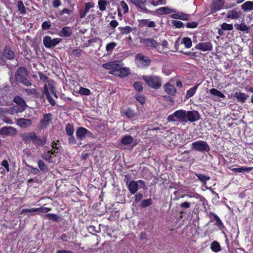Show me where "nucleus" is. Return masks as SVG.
Instances as JSON below:
<instances>
[{
  "mask_svg": "<svg viewBox=\"0 0 253 253\" xmlns=\"http://www.w3.org/2000/svg\"><path fill=\"white\" fill-rule=\"evenodd\" d=\"M14 101L19 106H21V109L19 110L20 112H23L26 106V103L23 99L19 96H16L14 99Z\"/></svg>",
  "mask_w": 253,
  "mask_h": 253,
  "instance_id": "7c9ffc66",
  "label": "nucleus"
},
{
  "mask_svg": "<svg viewBox=\"0 0 253 253\" xmlns=\"http://www.w3.org/2000/svg\"><path fill=\"white\" fill-rule=\"evenodd\" d=\"M94 6V3L92 2H88L85 3V8L81 9L79 11L80 17L81 19L84 18L89 9Z\"/></svg>",
  "mask_w": 253,
  "mask_h": 253,
  "instance_id": "f3484780",
  "label": "nucleus"
},
{
  "mask_svg": "<svg viewBox=\"0 0 253 253\" xmlns=\"http://www.w3.org/2000/svg\"><path fill=\"white\" fill-rule=\"evenodd\" d=\"M192 146L193 149L196 151L203 152H209L210 150L208 143L204 141L198 140L192 143Z\"/></svg>",
  "mask_w": 253,
  "mask_h": 253,
  "instance_id": "0eeeda50",
  "label": "nucleus"
},
{
  "mask_svg": "<svg viewBox=\"0 0 253 253\" xmlns=\"http://www.w3.org/2000/svg\"><path fill=\"white\" fill-rule=\"evenodd\" d=\"M234 96L239 101L244 103L248 96L243 92H236Z\"/></svg>",
  "mask_w": 253,
  "mask_h": 253,
  "instance_id": "72a5a7b5",
  "label": "nucleus"
},
{
  "mask_svg": "<svg viewBox=\"0 0 253 253\" xmlns=\"http://www.w3.org/2000/svg\"><path fill=\"white\" fill-rule=\"evenodd\" d=\"M195 174L201 181L205 183H206V181L209 180L211 178L210 176H206L203 174L197 173Z\"/></svg>",
  "mask_w": 253,
  "mask_h": 253,
  "instance_id": "c03bdc74",
  "label": "nucleus"
},
{
  "mask_svg": "<svg viewBox=\"0 0 253 253\" xmlns=\"http://www.w3.org/2000/svg\"><path fill=\"white\" fill-rule=\"evenodd\" d=\"M26 86H30L32 84L31 82L27 79V77L22 78L18 81Z\"/></svg>",
  "mask_w": 253,
  "mask_h": 253,
  "instance_id": "69168bd1",
  "label": "nucleus"
},
{
  "mask_svg": "<svg viewBox=\"0 0 253 253\" xmlns=\"http://www.w3.org/2000/svg\"><path fill=\"white\" fill-rule=\"evenodd\" d=\"M46 84L47 85V87L48 88V91H50L52 93L53 95L56 98H57L58 96H57L56 93L55 92L54 81L51 80L48 81V82H47Z\"/></svg>",
  "mask_w": 253,
  "mask_h": 253,
  "instance_id": "c9c22d12",
  "label": "nucleus"
},
{
  "mask_svg": "<svg viewBox=\"0 0 253 253\" xmlns=\"http://www.w3.org/2000/svg\"><path fill=\"white\" fill-rule=\"evenodd\" d=\"M119 29L120 30L121 33L123 35L128 34L133 30V28L130 26H126L124 27H120Z\"/></svg>",
  "mask_w": 253,
  "mask_h": 253,
  "instance_id": "58836bf2",
  "label": "nucleus"
},
{
  "mask_svg": "<svg viewBox=\"0 0 253 253\" xmlns=\"http://www.w3.org/2000/svg\"><path fill=\"white\" fill-rule=\"evenodd\" d=\"M62 41V39L60 38L52 39L51 37L46 36L43 39V43L46 48H52Z\"/></svg>",
  "mask_w": 253,
  "mask_h": 253,
  "instance_id": "423d86ee",
  "label": "nucleus"
},
{
  "mask_svg": "<svg viewBox=\"0 0 253 253\" xmlns=\"http://www.w3.org/2000/svg\"><path fill=\"white\" fill-rule=\"evenodd\" d=\"M171 23L176 28H180L184 26V24L180 21L173 20Z\"/></svg>",
  "mask_w": 253,
  "mask_h": 253,
  "instance_id": "0e129e2a",
  "label": "nucleus"
},
{
  "mask_svg": "<svg viewBox=\"0 0 253 253\" xmlns=\"http://www.w3.org/2000/svg\"><path fill=\"white\" fill-rule=\"evenodd\" d=\"M117 45V44L115 42H111L109 43L106 46V50L109 53H112L113 49L116 47Z\"/></svg>",
  "mask_w": 253,
  "mask_h": 253,
  "instance_id": "79ce46f5",
  "label": "nucleus"
},
{
  "mask_svg": "<svg viewBox=\"0 0 253 253\" xmlns=\"http://www.w3.org/2000/svg\"><path fill=\"white\" fill-rule=\"evenodd\" d=\"M135 62L138 67L143 68L147 67L151 60L147 56L139 53L135 56Z\"/></svg>",
  "mask_w": 253,
  "mask_h": 253,
  "instance_id": "39448f33",
  "label": "nucleus"
},
{
  "mask_svg": "<svg viewBox=\"0 0 253 253\" xmlns=\"http://www.w3.org/2000/svg\"><path fill=\"white\" fill-rule=\"evenodd\" d=\"M79 94L82 95H89L91 94V91L88 88H84L83 87H80V89L79 90Z\"/></svg>",
  "mask_w": 253,
  "mask_h": 253,
  "instance_id": "603ef678",
  "label": "nucleus"
},
{
  "mask_svg": "<svg viewBox=\"0 0 253 253\" xmlns=\"http://www.w3.org/2000/svg\"><path fill=\"white\" fill-rule=\"evenodd\" d=\"M210 92L211 94L218 97L220 98H224L225 97V96L224 94H223L222 92L219 91L218 90L215 89V88H211L210 90Z\"/></svg>",
  "mask_w": 253,
  "mask_h": 253,
  "instance_id": "a19ab883",
  "label": "nucleus"
},
{
  "mask_svg": "<svg viewBox=\"0 0 253 253\" xmlns=\"http://www.w3.org/2000/svg\"><path fill=\"white\" fill-rule=\"evenodd\" d=\"M16 129L11 126H5L0 129V134L4 135H13L16 133Z\"/></svg>",
  "mask_w": 253,
  "mask_h": 253,
  "instance_id": "2eb2a0df",
  "label": "nucleus"
},
{
  "mask_svg": "<svg viewBox=\"0 0 253 253\" xmlns=\"http://www.w3.org/2000/svg\"><path fill=\"white\" fill-rule=\"evenodd\" d=\"M241 8L244 11L253 10V1H247L241 5Z\"/></svg>",
  "mask_w": 253,
  "mask_h": 253,
  "instance_id": "2f4dec72",
  "label": "nucleus"
},
{
  "mask_svg": "<svg viewBox=\"0 0 253 253\" xmlns=\"http://www.w3.org/2000/svg\"><path fill=\"white\" fill-rule=\"evenodd\" d=\"M148 85L154 89H158L162 86L161 79L157 76H144L142 77Z\"/></svg>",
  "mask_w": 253,
  "mask_h": 253,
  "instance_id": "f257e3e1",
  "label": "nucleus"
},
{
  "mask_svg": "<svg viewBox=\"0 0 253 253\" xmlns=\"http://www.w3.org/2000/svg\"><path fill=\"white\" fill-rule=\"evenodd\" d=\"M87 133H91V132L83 127H79L76 132L77 139L80 140H83Z\"/></svg>",
  "mask_w": 253,
  "mask_h": 253,
  "instance_id": "aec40b11",
  "label": "nucleus"
},
{
  "mask_svg": "<svg viewBox=\"0 0 253 253\" xmlns=\"http://www.w3.org/2000/svg\"><path fill=\"white\" fill-rule=\"evenodd\" d=\"M65 130L68 135L70 136L73 135L74 132V129L73 126L71 124H67L65 127Z\"/></svg>",
  "mask_w": 253,
  "mask_h": 253,
  "instance_id": "49530a36",
  "label": "nucleus"
},
{
  "mask_svg": "<svg viewBox=\"0 0 253 253\" xmlns=\"http://www.w3.org/2000/svg\"><path fill=\"white\" fill-rule=\"evenodd\" d=\"M39 75L40 80L44 83V85L45 84H47L46 83L48 82V81L50 80L48 79L47 76H46L45 75H44V74H43L42 72H39Z\"/></svg>",
  "mask_w": 253,
  "mask_h": 253,
  "instance_id": "13d9d810",
  "label": "nucleus"
},
{
  "mask_svg": "<svg viewBox=\"0 0 253 253\" xmlns=\"http://www.w3.org/2000/svg\"><path fill=\"white\" fill-rule=\"evenodd\" d=\"M120 63H121V61L115 60L104 63L102 64V66L106 70H110V74L114 75V73H116L119 69Z\"/></svg>",
  "mask_w": 253,
  "mask_h": 253,
  "instance_id": "6e6552de",
  "label": "nucleus"
},
{
  "mask_svg": "<svg viewBox=\"0 0 253 253\" xmlns=\"http://www.w3.org/2000/svg\"><path fill=\"white\" fill-rule=\"evenodd\" d=\"M236 26H237L236 28H237V30L242 31V32L246 31L247 33L249 32V29L244 23L237 24L236 25Z\"/></svg>",
  "mask_w": 253,
  "mask_h": 253,
  "instance_id": "09e8293b",
  "label": "nucleus"
},
{
  "mask_svg": "<svg viewBox=\"0 0 253 253\" xmlns=\"http://www.w3.org/2000/svg\"><path fill=\"white\" fill-rule=\"evenodd\" d=\"M211 251L214 253H218L221 250V248L220 244L215 241H213L210 247Z\"/></svg>",
  "mask_w": 253,
  "mask_h": 253,
  "instance_id": "473e14b6",
  "label": "nucleus"
},
{
  "mask_svg": "<svg viewBox=\"0 0 253 253\" xmlns=\"http://www.w3.org/2000/svg\"><path fill=\"white\" fill-rule=\"evenodd\" d=\"M156 12L159 14H168L172 12H176L175 9L171 8L169 7H161L156 9Z\"/></svg>",
  "mask_w": 253,
  "mask_h": 253,
  "instance_id": "412c9836",
  "label": "nucleus"
},
{
  "mask_svg": "<svg viewBox=\"0 0 253 253\" xmlns=\"http://www.w3.org/2000/svg\"><path fill=\"white\" fill-rule=\"evenodd\" d=\"M51 26V23L49 21H44L42 25V28L43 30H47L50 29Z\"/></svg>",
  "mask_w": 253,
  "mask_h": 253,
  "instance_id": "bf43d9fd",
  "label": "nucleus"
},
{
  "mask_svg": "<svg viewBox=\"0 0 253 253\" xmlns=\"http://www.w3.org/2000/svg\"><path fill=\"white\" fill-rule=\"evenodd\" d=\"M51 209L46 207H42L38 208H32L31 209H23L21 211L22 213H27L28 212H39L42 213H47L51 211Z\"/></svg>",
  "mask_w": 253,
  "mask_h": 253,
  "instance_id": "f8f14e48",
  "label": "nucleus"
},
{
  "mask_svg": "<svg viewBox=\"0 0 253 253\" xmlns=\"http://www.w3.org/2000/svg\"><path fill=\"white\" fill-rule=\"evenodd\" d=\"M165 91L167 93L170 95H174L176 92L175 87L169 83H167L164 86Z\"/></svg>",
  "mask_w": 253,
  "mask_h": 253,
  "instance_id": "cd10ccee",
  "label": "nucleus"
},
{
  "mask_svg": "<svg viewBox=\"0 0 253 253\" xmlns=\"http://www.w3.org/2000/svg\"><path fill=\"white\" fill-rule=\"evenodd\" d=\"M253 169V168L252 167H241L237 168H231V170L232 171L237 172L238 173L243 172L245 171L249 172L251 171Z\"/></svg>",
  "mask_w": 253,
  "mask_h": 253,
  "instance_id": "f704fd0d",
  "label": "nucleus"
},
{
  "mask_svg": "<svg viewBox=\"0 0 253 253\" xmlns=\"http://www.w3.org/2000/svg\"><path fill=\"white\" fill-rule=\"evenodd\" d=\"M182 43L186 48H190L192 46V41L190 38L188 37L184 38L182 39Z\"/></svg>",
  "mask_w": 253,
  "mask_h": 253,
  "instance_id": "8fccbe9b",
  "label": "nucleus"
},
{
  "mask_svg": "<svg viewBox=\"0 0 253 253\" xmlns=\"http://www.w3.org/2000/svg\"><path fill=\"white\" fill-rule=\"evenodd\" d=\"M21 109V106L16 105L13 106L11 108V110L8 111V113L11 114H13L14 113H21V112L19 111V110Z\"/></svg>",
  "mask_w": 253,
  "mask_h": 253,
  "instance_id": "680f3d73",
  "label": "nucleus"
},
{
  "mask_svg": "<svg viewBox=\"0 0 253 253\" xmlns=\"http://www.w3.org/2000/svg\"><path fill=\"white\" fill-rule=\"evenodd\" d=\"M31 120L24 118H20L17 120V124L22 127H25L31 125Z\"/></svg>",
  "mask_w": 253,
  "mask_h": 253,
  "instance_id": "c756f323",
  "label": "nucleus"
},
{
  "mask_svg": "<svg viewBox=\"0 0 253 253\" xmlns=\"http://www.w3.org/2000/svg\"><path fill=\"white\" fill-rule=\"evenodd\" d=\"M138 184L141 186V188L146 189V186L144 181L139 180L137 181L132 180L130 182L127 181L126 185L131 194H134L138 190Z\"/></svg>",
  "mask_w": 253,
  "mask_h": 253,
  "instance_id": "7ed1b4c3",
  "label": "nucleus"
},
{
  "mask_svg": "<svg viewBox=\"0 0 253 253\" xmlns=\"http://www.w3.org/2000/svg\"><path fill=\"white\" fill-rule=\"evenodd\" d=\"M46 143V137L41 138L40 136H37L36 134L35 136L33 143L36 146H43Z\"/></svg>",
  "mask_w": 253,
  "mask_h": 253,
  "instance_id": "5701e85b",
  "label": "nucleus"
},
{
  "mask_svg": "<svg viewBox=\"0 0 253 253\" xmlns=\"http://www.w3.org/2000/svg\"><path fill=\"white\" fill-rule=\"evenodd\" d=\"M140 42L143 44L147 49L156 48L157 51L160 53L162 52V51L160 50L159 44L153 38L140 39Z\"/></svg>",
  "mask_w": 253,
  "mask_h": 253,
  "instance_id": "20e7f679",
  "label": "nucleus"
},
{
  "mask_svg": "<svg viewBox=\"0 0 253 253\" xmlns=\"http://www.w3.org/2000/svg\"><path fill=\"white\" fill-rule=\"evenodd\" d=\"M133 140V138L132 136L126 135L122 138L121 142L124 145H127L132 143Z\"/></svg>",
  "mask_w": 253,
  "mask_h": 253,
  "instance_id": "ea45409f",
  "label": "nucleus"
},
{
  "mask_svg": "<svg viewBox=\"0 0 253 253\" xmlns=\"http://www.w3.org/2000/svg\"><path fill=\"white\" fill-rule=\"evenodd\" d=\"M147 0H130V1L138 8L144 12H149V10L146 7V2Z\"/></svg>",
  "mask_w": 253,
  "mask_h": 253,
  "instance_id": "dca6fc26",
  "label": "nucleus"
},
{
  "mask_svg": "<svg viewBox=\"0 0 253 253\" xmlns=\"http://www.w3.org/2000/svg\"><path fill=\"white\" fill-rule=\"evenodd\" d=\"M43 93L45 95L46 98L49 103L52 105L54 106L55 104V100L50 96V93L48 91L47 84L44 85Z\"/></svg>",
  "mask_w": 253,
  "mask_h": 253,
  "instance_id": "c85d7f7f",
  "label": "nucleus"
},
{
  "mask_svg": "<svg viewBox=\"0 0 253 253\" xmlns=\"http://www.w3.org/2000/svg\"><path fill=\"white\" fill-rule=\"evenodd\" d=\"M186 123L188 122V121L191 122L197 121L200 119V114L197 111L194 110L186 111Z\"/></svg>",
  "mask_w": 253,
  "mask_h": 253,
  "instance_id": "1a4fd4ad",
  "label": "nucleus"
},
{
  "mask_svg": "<svg viewBox=\"0 0 253 253\" xmlns=\"http://www.w3.org/2000/svg\"><path fill=\"white\" fill-rule=\"evenodd\" d=\"M2 56L7 59L11 60L14 57V53L10 47L5 46L2 52Z\"/></svg>",
  "mask_w": 253,
  "mask_h": 253,
  "instance_id": "4be33fe9",
  "label": "nucleus"
},
{
  "mask_svg": "<svg viewBox=\"0 0 253 253\" xmlns=\"http://www.w3.org/2000/svg\"><path fill=\"white\" fill-rule=\"evenodd\" d=\"M27 73L26 69L23 67H21L17 70L15 75V78L17 81H18L22 78L27 77Z\"/></svg>",
  "mask_w": 253,
  "mask_h": 253,
  "instance_id": "393cba45",
  "label": "nucleus"
},
{
  "mask_svg": "<svg viewBox=\"0 0 253 253\" xmlns=\"http://www.w3.org/2000/svg\"><path fill=\"white\" fill-rule=\"evenodd\" d=\"M45 216L48 218V219L54 221H57L59 219V216L57 215L52 213L46 214V215H45Z\"/></svg>",
  "mask_w": 253,
  "mask_h": 253,
  "instance_id": "6e6d98bb",
  "label": "nucleus"
},
{
  "mask_svg": "<svg viewBox=\"0 0 253 253\" xmlns=\"http://www.w3.org/2000/svg\"><path fill=\"white\" fill-rule=\"evenodd\" d=\"M213 216L216 222L215 225L220 228L223 227V224L219 217L214 213L213 214Z\"/></svg>",
  "mask_w": 253,
  "mask_h": 253,
  "instance_id": "864d4df0",
  "label": "nucleus"
},
{
  "mask_svg": "<svg viewBox=\"0 0 253 253\" xmlns=\"http://www.w3.org/2000/svg\"><path fill=\"white\" fill-rule=\"evenodd\" d=\"M58 153V151L56 150H51L50 151H48L47 152L44 153L42 155V158L48 162H53V157L52 156V155H54L55 156H56L57 153Z\"/></svg>",
  "mask_w": 253,
  "mask_h": 253,
  "instance_id": "6ab92c4d",
  "label": "nucleus"
},
{
  "mask_svg": "<svg viewBox=\"0 0 253 253\" xmlns=\"http://www.w3.org/2000/svg\"><path fill=\"white\" fill-rule=\"evenodd\" d=\"M223 6V3L218 2L215 0L212 4L211 6V12H215L220 10Z\"/></svg>",
  "mask_w": 253,
  "mask_h": 253,
  "instance_id": "4c0bfd02",
  "label": "nucleus"
},
{
  "mask_svg": "<svg viewBox=\"0 0 253 253\" xmlns=\"http://www.w3.org/2000/svg\"><path fill=\"white\" fill-rule=\"evenodd\" d=\"M186 111L181 109L175 111L173 114L168 117V122L179 121L181 123H186Z\"/></svg>",
  "mask_w": 253,
  "mask_h": 253,
  "instance_id": "f03ea898",
  "label": "nucleus"
},
{
  "mask_svg": "<svg viewBox=\"0 0 253 253\" xmlns=\"http://www.w3.org/2000/svg\"><path fill=\"white\" fill-rule=\"evenodd\" d=\"M195 48L202 51H211L212 49V44L211 42H204L198 43Z\"/></svg>",
  "mask_w": 253,
  "mask_h": 253,
  "instance_id": "9d476101",
  "label": "nucleus"
},
{
  "mask_svg": "<svg viewBox=\"0 0 253 253\" xmlns=\"http://www.w3.org/2000/svg\"><path fill=\"white\" fill-rule=\"evenodd\" d=\"M139 24L141 27H147L149 28H154L156 26L155 22L150 21L149 19H142L139 21Z\"/></svg>",
  "mask_w": 253,
  "mask_h": 253,
  "instance_id": "b1692460",
  "label": "nucleus"
},
{
  "mask_svg": "<svg viewBox=\"0 0 253 253\" xmlns=\"http://www.w3.org/2000/svg\"><path fill=\"white\" fill-rule=\"evenodd\" d=\"M152 204V200L151 198L145 199L142 201L140 204V207L141 208H146Z\"/></svg>",
  "mask_w": 253,
  "mask_h": 253,
  "instance_id": "3c124183",
  "label": "nucleus"
},
{
  "mask_svg": "<svg viewBox=\"0 0 253 253\" xmlns=\"http://www.w3.org/2000/svg\"><path fill=\"white\" fill-rule=\"evenodd\" d=\"M114 73V76L120 77H125L129 74L130 71L128 68L122 67V64L121 63L119 65V69H118L117 72Z\"/></svg>",
  "mask_w": 253,
  "mask_h": 253,
  "instance_id": "ddd939ff",
  "label": "nucleus"
},
{
  "mask_svg": "<svg viewBox=\"0 0 253 253\" xmlns=\"http://www.w3.org/2000/svg\"><path fill=\"white\" fill-rule=\"evenodd\" d=\"M51 116L50 113L44 115L43 119L41 121V125L42 128H44L49 125L51 121Z\"/></svg>",
  "mask_w": 253,
  "mask_h": 253,
  "instance_id": "bb28decb",
  "label": "nucleus"
},
{
  "mask_svg": "<svg viewBox=\"0 0 253 253\" xmlns=\"http://www.w3.org/2000/svg\"><path fill=\"white\" fill-rule=\"evenodd\" d=\"M120 5H121V6L122 9L124 11V13H126L128 11V9H129L128 6L127 4H126V3L125 1H124V0L121 1V3H120Z\"/></svg>",
  "mask_w": 253,
  "mask_h": 253,
  "instance_id": "e2e57ef3",
  "label": "nucleus"
},
{
  "mask_svg": "<svg viewBox=\"0 0 253 253\" xmlns=\"http://www.w3.org/2000/svg\"><path fill=\"white\" fill-rule=\"evenodd\" d=\"M36 133L34 132H29L21 134V137L26 143L33 142Z\"/></svg>",
  "mask_w": 253,
  "mask_h": 253,
  "instance_id": "4468645a",
  "label": "nucleus"
},
{
  "mask_svg": "<svg viewBox=\"0 0 253 253\" xmlns=\"http://www.w3.org/2000/svg\"><path fill=\"white\" fill-rule=\"evenodd\" d=\"M242 13L237 8L232 9L228 11L226 18L233 20L238 19L241 16Z\"/></svg>",
  "mask_w": 253,
  "mask_h": 253,
  "instance_id": "9b49d317",
  "label": "nucleus"
},
{
  "mask_svg": "<svg viewBox=\"0 0 253 253\" xmlns=\"http://www.w3.org/2000/svg\"><path fill=\"white\" fill-rule=\"evenodd\" d=\"M72 34V28L69 26H65L61 29L58 35L61 37L68 38L70 37Z\"/></svg>",
  "mask_w": 253,
  "mask_h": 253,
  "instance_id": "a211bd4d",
  "label": "nucleus"
},
{
  "mask_svg": "<svg viewBox=\"0 0 253 253\" xmlns=\"http://www.w3.org/2000/svg\"><path fill=\"white\" fill-rule=\"evenodd\" d=\"M107 3L108 1L106 0H99L98 1V5L99 9L102 11L106 10Z\"/></svg>",
  "mask_w": 253,
  "mask_h": 253,
  "instance_id": "37998d69",
  "label": "nucleus"
},
{
  "mask_svg": "<svg viewBox=\"0 0 253 253\" xmlns=\"http://www.w3.org/2000/svg\"><path fill=\"white\" fill-rule=\"evenodd\" d=\"M38 167L41 170L42 172L47 171L48 170L47 166L45 163L42 160H39L38 162Z\"/></svg>",
  "mask_w": 253,
  "mask_h": 253,
  "instance_id": "de8ad7c7",
  "label": "nucleus"
},
{
  "mask_svg": "<svg viewBox=\"0 0 253 253\" xmlns=\"http://www.w3.org/2000/svg\"><path fill=\"white\" fill-rule=\"evenodd\" d=\"M136 99L140 102L141 104H143L145 102V99L144 96L141 95H136Z\"/></svg>",
  "mask_w": 253,
  "mask_h": 253,
  "instance_id": "774afa93",
  "label": "nucleus"
},
{
  "mask_svg": "<svg viewBox=\"0 0 253 253\" xmlns=\"http://www.w3.org/2000/svg\"><path fill=\"white\" fill-rule=\"evenodd\" d=\"M133 86L135 90L138 91H141L143 90L142 83L140 82H134Z\"/></svg>",
  "mask_w": 253,
  "mask_h": 253,
  "instance_id": "052dcab7",
  "label": "nucleus"
},
{
  "mask_svg": "<svg viewBox=\"0 0 253 253\" xmlns=\"http://www.w3.org/2000/svg\"><path fill=\"white\" fill-rule=\"evenodd\" d=\"M171 18L173 19H179L182 20H188L189 15L182 12H178L170 15Z\"/></svg>",
  "mask_w": 253,
  "mask_h": 253,
  "instance_id": "a878e982",
  "label": "nucleus"
},
{
  "mask_svg": "<svg viewBox=\"0 0 253 253\" xmlns=\"http://www.w3.org/2000/svg\"><path fill=\"white\" fill-rule=\"evenodd\" d=\"M186 197H188L189 198H194L196 199H198L200 198L201 196H200V195H199V194H198L197 193L192 192V193H190L189 194H187Z\"/></svg>",
  "mask_w": 253,
  "mask_h": 253,
  "instance_id": "338daca9",
  "label": "nucleus"
},
{
  "mask_svg": "<svg viewBox=\"0 0 253 253\" xmlns=\"http://www.w3.org/2000/svg\"><path fill=\"white\" fill-rule=\"evenodd\" d=\"M221 27L222 29V30H224V31H226V30L231 31L233 29V25L232 24H227L226 23H223L221 25Z\"/></svg>",
  "mask_w": 253,
  "mask_h": 253,
  "instance_id": "4d7b16f0",
  "label": "nucleus"
},
{
  "mask_svg": "<svg viewBox=\"0 0 253 253\" xmlns=\"http://www.w3.org/2000/svg\"><path fill=\"white\" fill-rule=\"evenodd\" d=\"M198 85L194 86L193 87L190 88L189 89L186 94V98H189L191 97H192L195 93L197 88H198Z\"/></svg>",
  "mask_w": 253,
  "mask_h": 253,
  "instance_id": "e433bc0d",
  "label": "nucleus"
},
{
  "mask_svg": "<svg viewBox=\"0 0 253 253\" xmlns=\"http://www.w3.org/2000/svg\"><path fill=\"white\" fill-rule=\"evenodd\" d=\"M125 115L128 118H131L135 116V112L133 109L128 108L124 112Z\"/></svg>",
  "mask_w": 253,
  "mask_h": 253,
  "instance_id": "5fc2aeb1",
  "label": "nucleus"
},
{
  "mask_svg": "<svg viewBox=\"0 0 253 253\" xmlns=\"http://www.w3.org/2000/svg\"><path fill=\"white\" fill-rule=\"evenodd\" d=\"M17 7L19 11L21 14H25L26 13V9L23 2L21 0H19L17 2Z\"/></svg>",
  "mask_w": 253,
  "mask_h": 253,
  "instance_id": "a18cd8bd",
  "label": "nucleus"
}]
</instances>
